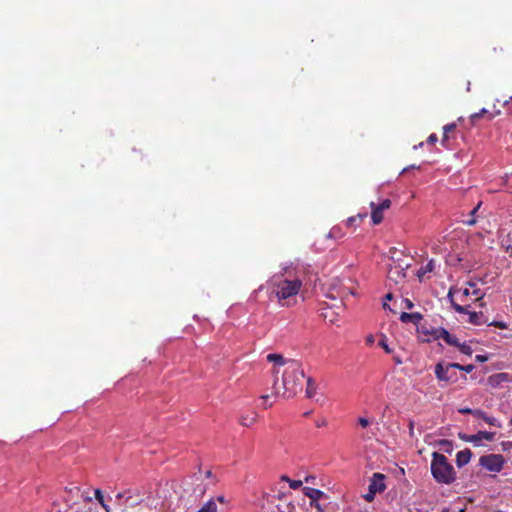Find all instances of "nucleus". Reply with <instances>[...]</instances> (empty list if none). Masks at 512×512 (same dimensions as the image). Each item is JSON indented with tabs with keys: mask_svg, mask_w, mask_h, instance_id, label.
<instances>
[{
	"mask_svg": "<svg viewBox=\"0 0 512 512\" xmlns=\"http://www.w3.org/2000/svg\"><path fill=\"white\" fill-rule=\"evenodd\" d=\"M272 292L276 295L279 303L290 300L301 290L303 280L291 267H283L281 273L275 274L269 281Z\"/></svg>",
	"mask_w": 512,
	"mask_h": 512,
	"instance_id": "nucleus-1",
	"label": "nucleus"
},
{
	"mask_svg": "<svg viewBox=\"0 0 512 512\" xmlns=\"http://www.w3.org/2000/svg\"><path fill=\"white\" fill-rule=\"evenodd\" d=\"M304 377L302 364L300 362H289L287 368L282 371V384H278V379L274 382L275 393L285 398L293 397L302 390Z\"/></svg>",
	"mask_w": 512,
	"mask_h": 512,
	"instance_id": "nucleus-2",
	"label": "nucleus"
},
{
	"mask_svg": "<svg viewBox=\"0 0 512 512\" xmlns=\"http://www.w3.org/2000/svg\"><path fill=\"white\" fill-rule=\"evenodd\" d=\"M484 295L485 293L478 288L477 282L470 281L466 287H451L447 299L457 313H464L467 312V307H470L468 304L470 297H474L475 301H481Z\"/></svg>",
	"mask_w": 512,
	"mask_h": 512,
	"instance_id": "nucleus-3",
	"label": "nucleus"
},
{
	"mask_svg": "<svg viewBox=\"0 0 512 512\" xmlns=\"http://www.w3.org/2000/svg\"><path fill=\"white\" fill-rule=\"evenodd\" d=\"M431 474L440 484H451L456 479V472L446 456L433 452L431 461Z\"/></svg>",
	"mask_w": 512,
	"mask_h": 512,
	"instance_id": "nucleus-4",
	"label": "nucleus"
},
{
	"mask_svg": "<svg viewBox=\"0 0 512 512\" xmlns=\"http://www.w3.org/2000/svg\"><path fill=\"white\" fill-rule=\"evenodd\" d=\"M504 458L500 454H489L481 456L479 464L490 472H500L504 466Z\"/></svg>",
	"mask_w": 512,
	"mask_h": 512,
	"instance_id": "nucleus-5",
	"label": "nucleus"
},
{
	"mask_svg": "<svg viewBox=\"0 0 512 512\" xmlns=\"http://www.w3.org/2000/svg\"><path fill=\"white\" fill-rule=\"evenodd\" d=\"M261 512H290V504H280L276 498L269 495H264L260 503Z\"/></svg>",
	"mask_w": 512,
	"mask_h": 512,
	"instance_id": "nucleus-6",
	"label": "nucleus"
},
{
	"mask_svg": "<svg viewBox=\"0 0 512 512\" xmlns=\"http://www.w3.org/2000/svg\"><path fill=\"white\" fill-rule=\"evenodd\" d=\"M385 477L381 473H374L369 483L368 492L364 495V499L368 502L373 501L376 493H381L385 490Z\"/></svg>",
	"mask_w": 512,
	"mask_h": 512,
	"instance_id": "nucleus-7",
	"label": "nucleus"
},
{
	"mask_svg": "<svg viewBox=\"0 0 512 512\" xmlns=\"http://www.w3.org/2000/svg\"><path fill=\"white\" fill-rule=\"evenodd\" d=\"M435 375L439 381L453 382L457 379L454 368L451 367V363L446 366L438 363L435 366Z\"/></svg>",
	"mask_w": 512,
	"mask_h": 512,
	"instance_id": "nucleus-8",
	"label": "nucleus"
},
{
	"mask_svg": "<svg viewBox=\"0 0 512 512\" xmlns=\"http://www.w3.org/2000/svg\"><path fill=\"white\" fill-rule=\"evenodd\" d=\"M460 438L466 442H471L475 445H480V442L482 440L486 441H493L495 438V432H489V431H479L476 434L473 435H465L460 434Z\"/></svg>",
	"mask_w": 512,
	"mask_h": 512,
	"instance_id": "nucleus-9",
	"label": "nucleus"
},
{
	"mask_svg": "<svg viewBox=\"0 0 512 512\" xmlns=\"http://www.w3.org/2000/svg\"><path fill=\"white\" fill-rule=\"evenodd\" d=\"M442 327H427L426 325H420L417 327L418 334L423 337V341L431 342L435 340H439L438 331H440Z\"/></svg>",
	"mask_w": 512,
	"mask_h": 512,
	"instance_id": "nucleus-10",
	"label": "nucleus"
},
{
	"mask_svg": "<svg viewBox=\"0 0 512 512\" xmlns=\"http://www.w3.org/2000/svg\"><path fill=\"white\" fill-rule=\"evenodd\" d=\"M267 360L269 362H273L275 364V367L273 369V374L276 377L281 372L280 367L287 368V365L289 362H297L296 360H293V359H285L282 355L275 354V353L268 354Z\"/></svg>",
	"mask_w": 512,
	"mask_h": 512,
	"instance_id": "nucleus-11",
	"label": "nucleus"
},
{
	"mask_svg": "<svg viewBox=\"0 0 512 512\" xmlns=\"http://www.w3.org/2000/svg\"><path fill=\"white\" fill-rule=\"evenodd\" d=\"M470 307H467V312H464L463 314H467L469 316L468 322L473 325H482L485 323H488L487 317L483 314V312H475L470 311Z\"/></svg>",
	"mask_w": 512,
	"mask_h": 512,
	"instance_id": "nucleus-12",
	"label": "nucleus"
},
{
	"mask_svg": "<svg viewBox=\"0 0 512 512\" xmlns=\"http://www.w3.org/2000/svg\"><path fill=\"white\" fill-rule=\"evenodd\" d=\"M422 319H423V316L419 312H414V313L403 312L400 315L401 322H403V323L411 322V323L415 324L417 327L420 326V321Z\"/></svg>",
	"mask_w": 512,
	"mask_h": 512,
	"instance_id": "nucleus-13",
	"label": "nucleus"
},
{
	"mask_svg": "<svg viewBox=\"0 0 512 512\" xmlns=\"http://www.w3.org/2000/svg\"><path fill=\"white\" fill-rule=\"evenodd\" d=\"M439 340H443L447 345L450 346H459V340L456 336L450 334L445 328H442L438 331Z\"/></svg>",
	"mask_w": 512,
	"mask_h": 512,
	"instance_id": "nucleus-14",
	"label": "nucleus"
},
{
	"mask_svg": "<svg viewBox=\"0 0 512 512\" xmlns=\"http://www.w3.org/2000/svg\"><path fill=\"white\" fill-rule=\"evenodd\" d=\"M511 380V377L508 373H497L494 375H491L488 379L489 384L493 387H498L504 382H509Z\"/></svg>",
	"mask_w": 512,
	"mask_h": 512,
	"instance_id": "nucleus-15",
	"label": "nucleus"
},
{
	"mask_svg": "<svg viewBox=\"0 0 512 512\" xmlns=\"http://www.w3.org/2000/svg\"><path fill=\"white\" fill-rule=\"evenodd\" d=\"M304 495L310 499V505L318 502L319 499L325 496V493L319 489H314L310 487H305L303 489Z\"/></svg>",
	"mask_w": 512,
	"mask_h": 512,
	"instance_id": "nucleus-16",
	"label": "nucleus"
},
{
	"mask_svg": "<svg viewBox=\"0 0 512 512\" xmlns=\"http://www.w3.org/2000/svg\"><path fill=\"white\" fill-rule=\"evenodd\" d=\"M472 457V452L470 449H464L457 453L456 455V464L458 467H462L469 463Z\"/></svg>",
	"mask_w": 512,
	"mask_h": 512,
	"instance_id": "nucleus-17",
	"label": "nucleus"
},
{
	"mask_svg": "<svg viewBox=\"0 0 512 512\" xmlns=\"http://www.w3.org/2000/svg\"><path fill=\"white\" fill-rule=\"evenodd\" d=\"M371 207H372V213H371V218H372V222L373 224L377 225L379 223H381V221L383 220V210H380L379 207H377L373 202L371 203Z\"/></svg>",
	"mask_w": 512,
	"mask_h": 512,
	"instance_id": "nucleus-18",
	"label": "nucleus"
},
{
	"mask_svg": "<svg viewBox=\"0 0 512 512\" xmlns=\"http://www.w3.org/2000/svg\"><path fill=\"white\" fill-rule=\"evenodd\" d=\"M404 277H405V273H404L403 269H401L399 267L390 269V271L388 273V278L390 280H393L396 283L399 282V280L403 279Z\"/></svg>",
	"mask_w": 512,
	"mask_h": 512,
	"instance_id": "nucleus-19",
	"label": "nucleus"
},
{
	"mask_svg": "<svg viewBox=\"0 0 512 512\" xmlns=\"http://www.w3.org/2000/svg\"><path fill=\"white\" fill-rule=\"evenodd\" d=\"M306 382H307L306 391H305L306 397L312 399L316 395V389H317L316 383L310 377L307 378Z\"/></svg>",
	"mask_w": 512,
	"mask_h": 512,
	"instance_id": "nucleus-20",
	"label": "nucleus"
},
{
	"mask_svg": "<svg viewBox=\"0 0 512 512\" xmlns=\"http://www.w3.org/2000/svg\"><path fill=\"white\" fill-rule=\"evenodd\" d=\"M257 414L255 412L250 413L246 416H241L240 418V424L245 427H250L256 422Z\"/></svg>",
	"mask_w": 512,
	"mask_h": 512,
	"instance_id": "nucleus-21",
	"label": "nucleus"
},
{
	"mask_svg": "<svg viewBox=\"0 0 512 512\" xmlns=\"http://www.w3.org/2000/svg\"><path fill=\"white\" fill-rule=\"evenodd\" d=\"M197 512H217L216 500L211 498Z\"/></svg>",
	"mask_w": 512,
	"mask_h": 512,
	"instance_id": "nucleus-22",
	"label": "nucleus"
},
{
	"mask_svg": "<svg viewBox=\"0 0 512 512\" xmlns=\"http://www.w3.org/2000/svg\"><path fill=\"white\" fill-rule=\"evenodd\" d=\"M480 206H481V202L478 203V205L470 211L469 217L463 221L466 225L473 226L476 224L475 215H476L477 211L479 210Z\"/></svg>",
	"mask_w": 512,
	"mask_h": 512,
	"instance_id": "nucleus-23",
	"label": "nucleus"
},
{
	"mask_svg": "<svg viewBox=\"0 0 512 512\" xmlns=\"http://www.w3.org/2000/svg\"><path fill=\"white\" fill-rule=\"evenodd\" d=\"M435 266L434 260H430L426 265L422 266L418 271V277L421 279L423 275L428 272H432Z\"/></svg>",
	"mask_w": 512,
	"mask_h": 512,
	"instance_id": "nucleus-24",
	"label": "nucleus"
},
{
	"mask_svg": "<svg viewBox=\"0 0 512 512\" xmlns=\"http://www.w3.org/2000/svg\"><path fill=\"white\" fill-rule=\"evenodd\" d=\"M132 499L128 502L131 506H136L143 501V497L138 489H132Z\"/></svg>",
	"mask_w": 512,
	"mask_h": 512,
	"instance_id": "nucleus-25",
	"label": "nucleus"
},
{
	"mask_svg": "<svg viewBox=\"0 0 512 512\" xmlns=\"http://www.w3.org/2000/svg\"><path fill=\"white\" fill-rule=\"evenodd\" d=\"M132 493H133L132 489H128V490L123 491V492H119L116 495V499H118V500H122L123 499L125 503H128L132 499Z\"/></svg>",
	"mask_w": 512,
	"mask_h": 512,
	"instance_id": "nucleus-26",
	"label": "nucleus"
},
{
	"mask_svg": "<svg viewBox=\"0 0 512 512\" xmlns=\"http://www.w3.org/2000/svg\"><path fill=\"white\" fill-rule=\"evenodd\" d=\"M451 367H453L454 369H458V370H462V371H465L467 373H470L474 370L475 366L472 365V364H469V365H461L459 363H451Z\"/></svg>",
	"mask_w": 512,
	"mask_h": 512,
	"instance_id": "nucleus-27",
	"label": "nucleus"
},
{
	"mask_svg": "<svg viewBox=\"0 0 512 512\" xmlns=\"http://www.w3.org/2000/svg\"><path fill=\"white\" fill-rule=\"evenodd\" d=\"M439 446L441 447L442 450L448 453H450L453 449L452 442L449 440H440Z\"/></svg>",
	"mask_w": 512,
	"mask_h": 512,
	"instance_id": "nucleus-28",
	"label": "nucleus"
},
{
	"mask_svg": "<svg viewBox=\"0 0 512 512\" xmlns=\"http://www.w3.org/2000/svg\"><path fill=\"white\" fill-rule=\"evenodd\" d=\"M457 347L459 348L460 352L465 355H472V353H473L471 346L466 343L461 344L459 342V346H457Z\"/></svg>",
	"mask_w": 512,
	"mask_h": 512,
	"instance_id": "nucleus-29",
	"label": "nucleus"
},
{
	"mask_svg": "<svg viewBox=\"0 0 512 512\" xmlns=\"http://www.w3.org/2000/svg\"><path fill=\"white\" fill-rule=\"evenodd\" d=\"M379 346L382 347L384 349V351L388 354L392 353V350L391 348L388 346L387 344V338L385 335H381V339L379 341Z\"/></svg>",
	"mask_w": 512,
	"mask_h": 512,
	"instance_id": "nucleus-30",
	"label": "nucleus"
},
{
	"mask_svg": "<svg viewBox=\"0 0 512 512\" xmlns=\"http://www.w3.org/2000/svg\"><path fill=\"white\" fill-rule=\"evenodd\" d=\"M484 421L491 425V426H494V427H501V423L498 419L494 418V417H491V416H488L486 415V417L484 418Z\"/></svg>",
	"mask_w": 512,
	"mask_h": 512,
	"instance_id": "nucleus-31",
	"label": "nucleus"
},
{
	"mask_svg": "<svg viewBox=\"0 0 512 512\" xmlns=\"http://www.w3.org/2000/svg\"><path fill=\"white\" fill-rule=\"evenodd\" d=\"M288 483H289V487L293 490H296L298 488H300L303 484V482L301 480H288Z\"/></svg>",
	"mask_w": 512,
	"mask_h": 512,
	"instance_id": "nucleus-32",
	"label": "nucleus"
},
{
	"mask_svg": "<svg viewBox=\"0 0 512 512\" xmlns=\"http://www.w3.org/2000/svg\"><path fill=\"white\" fill-rule=\"evenodd\" d=\"M487 113H488L487 109L483 108L480 110V112L474 113L471 115V121L476 122L481 116H483L484 114H487Z\"/></svg>",
	"mask_w": 512,
	"mask_h": 512,
	"instance_id": "nucleus-33",
	"label": "nucleus"
},
{
	"mask_svg": "<svg viewBox=\"0 0 512 512\" xmlns=\"http://www.w3.org/2000/svg\"><path fill=\"white\" fill-rule=\"evenodd\" d=\"M456 128V125L455 124H447L443 127V130H444V137H443V142L447 139V133L450 132V131H453L454 129Z\"/></svg>",
	"mask_w": 512,
	"mask_h": 512,
	"instance_id": "nucleus-34",
	"label": "nucleus"
},
{
	"mask_svg": "<svg viewBox=\"0 0 512 512\" xmlns=\"http://www.w3.org/2000/svg\"><path fill=\"white\" fill-rule=\"evenodd\" d=\"M372 423V420L368 419V418H365V417H360L358 419V424L362 427V428H367L370 424Z\"/></svg>",
	"mask_w": 512,
	"mask_h": 512,
	"instance_id": "nucleus-35",
	"label": "nucleus"
},
{
	"mask_svg": "<svg viewBox=\"0 0 512 512\" xmlns=\"http://www.w3.org/2000/svg\"><path fill=\"white\" fill-rule=\"evenodd\" d=\"M376 206H377V207H379V208H380V210L385 211V210H387V209H389V208H390V206H391V201H390L389 199H385V200H383L379 205H376Z\"/></svg>",
	"mask_w": 512,
	"mask_h": 512,
	"instance_id": "nucleus-36",
	"label": "nucleus"
},
{
	"mask_svg": "<svg viewBox=\"0 0 512 512\" xmlns=\"http://www.w3.org/2000/svg\"><path fill=\"white\" fill-rule=\"evenodd\" d=\"M489 326H494V327H497V328H500V329H506L507 328V324L503 321H492L490 323H488Z\"/></svg>",
	"mask_w": 512,
	"mask_h": 512,
	"instance_id": "nucleus-37",
	"label": "nucleus"
},
{
	"mask_svg": "<svg viewBox=\"0 0 512 512\" xmlns=\"http://www.w3.org/2000/svg\"><path fill=\"white\" fill-rule=\"evenodd\" d=\"M472 415L476 418H480V419L484 420V418L486 417L487 414L480 409H474L472 412Z\"/></svg>",
	"mask_w": 512,
	"mask_h": 512,
	"instance_id": "nucleus-38",
	"label": "nucleus"
},
{
	"mask_svg": "<svg viewBox=\"0 0 512 512\" xmlns=\"http://www.w3.org/2000/svg\"><path fill=\"white\" fill-rule=\"evenodd\" d=\"M196 497H202L206 492V487L204 485H199L194 491Z\"/></svg>",
	"mask_w": 512,
	"mask_h": 512,
	"instance_id": "nucleus-39",
	"label": "nucleus"
},
{
	"mask_svg": "<svg viewBox=\"0 0 512 512\" xmlns=\"http://www.w3.org/2000/svg\"><path fill=\"white\" fill-rule=\"evenodd\" d=\"M95 498L96 500L100 503V504H103V502L105 501L104 500V496L102 494V491L100 489H95Z\"/></svg>",
	"mask_w": 512,
	"mask_h": 512,
	"instance_id": "nucleus-40",
	"label": "nucleus"
},
{
	"mask_svg": "<svg viewBox=\"0 0 512 512\" xmlns=\"http://www.w3.org/2000/svg\"><path fill=\"white\" fill-rule=\"evenodd\" d=\"M365 343L368 346H372L375 343V337L372 334H369L365 337Z\"/></svg>",
	"mask_w": 512,
	"mask_h": 512,
	"instance_id": "nucleus-41",
	"label": "nucleus"
},
{
	"mask_svg": "<svg viewBox=\"0 0 512 512\" xmlns=\"http://www.w3.org/2000/svg\"><path fill=\"white\" fill-rule=\"evenodd\" d=\"M475 359L477 362L484 363L488 360V356L479 354V355H476Z\"/></svg>",
	"mask_w": 512,
	"mask_h": 512,
	"instance_id": "nucleus-42",
	"label": "nucleus"
},
{
	"mask_svg": "<svg viewBox=\"0 0 512 512\" xmlns=\"http://www.w3.org/2000/svg\"><path fill=\"white\" fill-rule=\"evenodd\" d=\"M403 303H404L406 309L410 310V309H412L414 307L413 302L411 300H409V299H404Z\"/></svg>",
	"mask_w": 512,
	"mask_h": 512,
	"instance_id": "nucleus-43",
	"label": "nucleus"
},
{
	"mask_svg": "<svg viewBox=\"0 0 512 512\" xmlns=\"http://www.w3.org/2000/svg\"><path fill=\"white\" fill-rule=\"evenodd\" d=\"M311 507L315 508L317 512H324V508L321 506L319 501L311 504Z\"/></svg>",
	"mask_w": 512,
	"mask_h": 512,
	"instance_id": "nucleus-44",
	"label": "nucleus"
},
{
	"mask_svg": "<svg viewBox=\"0 0 512 512\" xmlns=\"http://www.w3.org/2000/svg\"><path fill=\"white\" fill-rule=\"evenodd\" d=\"M508 242L509 245L507 246L506 250L512 252V231L508 234Z\"/></svg>",
	"mask_w": 512,
	"mask_h": 512,
	"instance_id": "nucleus-45",
	"label": "nucleus"
},
{
	"mask_svg": "<svg viewBox=\"0 0 512 512\" xmlns=\"http://www.w3.org/2000/svg\"><path fill=\"white\" fill-rule=\"evenodd\" d=\"M473 410L474 409H470V408H460L458 411L461 414H472Z\"/></svg>",
	"mask_w": 512,
	"mask_h": 512,
	"instance_id": "nucleus-46",
	"label": "nucleus"
},
{
	"mask_svg": "<svg viewBox=\"0 0 512 512\" xmlns=\"http://www.w3.org/2000/svg\"><path fill=\"white\" fill-rule=\"evenodd\" d=\"M437 141V136L436 134H431L428 139H427V142L430 143V144H434L435 142Z\"/></svg>",
	"mask_w": 512,
	"mask_h": 512,
	"instance_id": "nucleus-47",
	"label": "nucleus"
},
{
	"mask_svg": "<svg viewBox=\"0 0 512 512\" xmlns=\"http://www.w3.org/2000/svg\"><path fill=\"white\" fill-rule=\"evenodd\" d=\"M315 480V476H307L305 477V482L306 483H313Z\"/></svg>",
	"mask_w": 512,
	"mask_h": 512,
	"instance_id": "nucleus-48",
	"label": "nucleus"
},
{
	"mask_svg": "<svg viewBox=\"0 0 512 512\" xmlns=\"http://www.w3.org/2000/svg\"><path fill=\"white\" fill-rule=\"evenodd\" d=\"M216 500L222 504L226 503V499L224 496H218Z\"/></svg>",
	"mask_w": 512,
	"mask_h": 512,
	"instance_id": "nucleus-49",
	"label": "nucleus"
},
{
	"mask_svg": "<svg viewBox=\"0 0 512 512\" xmlns=\"http://www.w3.org/2000/svg\"><path fill=\"white\" fill-rule=\"evenodd\" d=\"M103 509L106 511V512H111L110 510V507L105 503V501L103 502V504H100Z\"/></svg>",
	"mask_w": 512,
	"mask_h": 512,
	"instance_id": "nucleus-50",
	"label": "nucleus"
},
{
	"mask_svg": "<svg viewBox=\"0 0 512 512\" xmlns=\"http://www.w3.org/2000/svg\"><path fill=\"white\" fill-rule=\"evenodd\" d=\"M317 427H322V426H325L326 425V421H319L316 423Z\"/></svg>",
	"mask_w": 512,
	"mask_h": 512,
	"instance_id": "nucleus-51",
	"label": "nucleus"
},
{
	"mask_svg": "<svg viewBox=\"0 0 512 512\" xmlns=\"http://www.w3.org/2000/svg\"><path fill=\"white\" fill-rule=\"evenodd\" d=\"M392 297H393V296H392V294H391V293H388V294H386V296H385V300H386V301H389V300H391V299H392Z\"/></svg>",
	"mask_w": 512,
	"mask_h": 512,
	"instance_id": "nucleus-52",
	"label": "nucleus"
},
{
	"mask_svg": "<svg viewBox=\"0 0 512 512\" xmlns=\"http://www.w3.org/2000/svg\"><path fill=\"white\" fill-rule=\"evenodd\" d=\"M281 480H282V481H286V482H288V480H290V478H289L288 476H286V475H283V476L281 477Z\"/></svg>",
	"mask_w": 512,
	"mask_h": 512,
	"instance_id": "nucleus-53",
	"label": "nucleus"
},
{
	"mask_svg": "<svg viewBox=\"0 0 512 512\" xmlns=\"http://www.w3.org/2000/svg\"><path fill=\"white\" fill-rule=\"evenodd\" d=\"M394 359H395V361H396V363H397V364H401V363H402V360H401L400 358L395 357Z\"/></svg>",
	"mask_w": 512,
	"mask_h": 512,
	"instance_id": "nucleus-54",
	"label": "nucleus"
},
{
	"mask_svg": "<svg viewBox=\"0 0 512 512\" xmlns=\"http://www.w3.org/2000/svg\"><path fill=\"white\" fill-rule=\"evenodd\" d=\"M212 475L211 471L206 472V477H210Z\"/></svg>",
	"mask_w": 512,
	"mask_h": 512,
	"instance_id": "nucleus-55",
	"label": "nucleus"
},
{
	"mask_svg": "<svg viewBox=\"0 0 512 512\" xmlns=\"http://www.w3.org/2000/svg\"><path fill=\"white\" fill-rule=\"evenodd\" d=\"M383 307H384V309L388 308L386 301L383 303Z\"/></svg>",
	"mask_w": 512,
	"mask_h": 512,
	"instance_id": "nucleus-56",
	"label": "nucleus"
},
{
	"mask_svg": "<svg viewBox=\"0 0 512 512\" xmlns=\"http://www.w3.org/2000/svg\"><path fill=\"white\" fill-rule=\"evenodd\" d=\"M262 399H267L268 398V395H264L261 397Z\"/></svg>",
	"mask_w": 512,
	"mask_h": 512,
	"instance_id": "nucleus-57",
	"label": "nucleus"
},
{
	"mask_svg": "<svg viewBox=\"0 0 512 512\" xmlns=\"http://www.w3.org/2000/svg\"><path fill=\"white\" fill-rule=\"evenodd\" d=\"M467 90H470V82H468Z\"/></svg>",
	"mask_w": 512,
	"mask_h": 512,
	"instance_id": "nucleus-58",
	"label": "nucleus"
},
{
	"mask_svg": "<svg viewBox=\"0 0 512 512\" xmlns=\"http://www.w3.org/2000/svg\"><path fill=\"white\" fill-rule=\"evenodd\" d=\"M510 100H512V96L510 97Z\"/></svg>",
	"mask_w": 512,
	"mask_h": 512,
	"instance_id": "nucleus-59",
	"label": "nucleus"
},
{
	"mask_svg": "<svg viewBox=\"0 0 512 512\" xmlns=\"http://www.w3.org/2000/svg\"><path fill=\"white\" fill-rule=\"evenodd\" d=\"M510 422H511V424H512V419H511V421H510Z\"/></svg>",
	"mask_w": 512,
	"mask_h": 512,
	"instance_id": "nucleus-60",
	"label": "nucleus"
}]
</instances>
